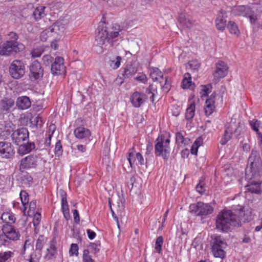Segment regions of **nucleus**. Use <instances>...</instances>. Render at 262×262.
Here are the masks:
<instances>
[{"label": "nucleus", "mask_w": 262, "mask_h": 262, "mask_svg": "<svg viewBox=\"0 0 262 262\" xmlns=\"http://www.w3.org/2000/svg\"><path fill=\"white\" fill-rule=\"evenodd\" d=\"M46 8L45 6H40L36 7L33 13V15L36 20H38L43 18L46 15L45 10Z\"/></svg>", "instance_id": "7c9ffc66"}, {"label": "nucleus", "mask_w": 262, "mask_h": 262, "mask_svg": "<svg viewBox=\"0 0 262 262\" xmlns=\"http://www.w3.org/2000/svg\"><path fill=\"white\" fill-rule=\"evenodd\" d=\"M53 57L50 55H45L42 57V61L46 66H49L53 61Z\"/></svg>", "instance_id": "5fc2aeb1"}, {"label": "nucleus", "mask_w": 262, "mask_h": 262, "mask_svg": "<svg viewBox=\"0 0 262 262\" xmlns=\"http://www.w3.org/2000/svg\"><path fill=\"white\" fill-rule=\"evenodd\" d=\"M122 57L118 56L115 58L110 59L108 61V64L111 68L113 70H116L119 68L121 65Z\"/></svg>", "instance_id": "4c0bfd02"}, {"label": "nucleus", "mask_w": 262, "mask_h": 262, "mask_svg": "<svg viewBox=\"0 0 262 262\" xmlns=\"http://www.w3.org/2000/svg\"><path fill=\"white\" fill-rule=\"evenodd\" d=\"M70 256L74 255L77 256L78 254V246L76 244H72L69 250Z\"/></svg>", "instance_id": "de8ad7c7"}, {"label": "nucleus", "mask_w": 262, "mask_h": 262, "mask_svg": "<svg viewBox=\"0 0 262 262\" xmlns=\"http://www.w3.org/2000/svg\"><path fill=\"white\" fill-rule=\"evenodd\" d=\"M38 157L36 155L31 154L21 159L19 168L24 170L35 167L37 165Z\"/></svg>", "instance_id": "f8f14e48"}, {"label": "nucleus", "mask_w": 262, "mask_h": 262, "mask_svg": "<svg viewBox=\"0 0 262 262\" xmlns=\"http://www.w3.org/2000/svg\"><path fill=\"white\" fill-rule=\"evenodd\" d=\"M203 142V140L202 138L199 137L195 140L193 144L195 145H198V147H199L200 146L202 145Z\"/></svg>", "instance_id": "338daca9"}, {"label": "nucleus", "mask_w": 262, "mask_h": 262, "mask_svg": "<svg viewBox=\"0 0 262 262\" xmlns=\"http://www.w3.org/2000/svg\"><path fill=\"white\" fill-rule=\"evenodd\" d=\"M19 45L17 41H6L0 43V55L9 56L13 52L16 53L19 51Z\"/></svg>", "instance_id": "423d86ee"}, {"label": "nucleus", "mask_w": 262, "mask_h": 262, "mask_svg": "<svg viewBox=\"0 0 262 262\" xmlns=\"http://www.w3.org/2000/svg\"><path fill=\"white\" fill-rule=\"evenodd\" d=\"M41 220V214L38 212H36L34 214L33 223L35 227L38 226L40 223Z\"/></svg>", "instance_id": "6e6d98bb"}, {"label": "nucleus", "mask_w": 262, "mask_h": 262, "mask_svg": "<svg viewBox=\"0 0 262 262\" xmlns=\"http://www.w3.org/2000/svg\"><path fill=\"white\" fill-rule=\"evenodd\" d=\"M164 81V84L163 85L161 84L162 89L164 92L167 93L171 87L170 79L168 77H165Z\"/></svg>", "instance_id": "603ef678"}, {"label": "nucleus", "mask_w": 262, "mask_h": 262, "mask_svg": "<svg viewBox=\"0 0 262 262\" xmlns=\"http://www.w3.org/2000/svg\"><path fill=\"white\" fill-rule=\"evenodd\" d=\"M163 244V238L162 236H159L157 238L155 249L156 251L160 253L162 250V247Z\"/></svg>", "instance_id": "a18cd8bd"}, {"label": "nucleus", "mask_w": 262, "mask_h": 262, "mask_svg": "<svg viewBox=\"0 0 262 262\" xmlns=\"http://www.w3.org/2000/svg\"><path fill=\"white\" fill-rule=\"evenodd\" d=\"M30 76L32 80L41 78L43 74V70L40 63L37 60L33 61L30 66Z\"/></svg>", "instance_id": "ddd939ff"}, {"label": "nucleus", "mask_w": 262, "mask_h": 262, "mask_svg": "<svg viewBox=\"0 0 262 262\" xmlns=\"http://www.w3.org/2000/svg\"><path fill=\"white\" fill-rule=\"evenodd\" d=\"M51 72L54 75H61L66 72L63 58L59 56L55 57L53 63L51 64Z\"/></svg>", "instance_id": "4468645a"}, {"label": "nucleus", "mask_w": 262, "mask_h": 262, "mask_svg": "<svg viewBox=\"0 0 262 262\" xmlns=\"http://www.w3.org/2000/svg\"><path fill=\"white\" fill-rule=\"evenodd\" d=\"M73 217H74V221L76 223H78L80 221V217H79V213H78L77 210L74 209L73 211Z\"/></svg>", "instance_id": "e2e57ef3"}, {"label": "nucleus", "mask_w": 262, "mask_h": 262, "mask_svg": "<svg viewBox=\"0 0 262 262\" xmlns=\"http://www.w3.org/2000/svg\"><path fill=\"white\" fill-rule=\"evenodd\" d=\"M170 136L168 134L159 135L156 140L155 153L156 156L162 157L167 160L170 152Z\"/></svg>", "instance_id": "20e7f679"}, {"label": "nucleus", "mask_w": 262, "mask_h": 262, "mask_svg": "<svg viewBox=\"0 0 262 262\" xmlns=\"http://www.w3.org/2000/svg\"><path fill=\"white\" fill-rule=\"evenodd\" d=\"M127 160L132 167H135L136 165L144 164V160L142 155L140 152L133 151L128 154Z\"/></svg>", "instance_id": "6ab92c4d"}, {"label": "nucleus", "mask_w": 262, "mask_h": 262, "mask_svg": "<svg viewBox=\"0 0 262 262\" xmlns=\"http://www.w3.org/2000/svg\"><path fill=\"white\" fill-rule=\"evenodd\" d=\"M13 142L19 145L29 140V132L26 128H21L13 132L11 135Z\"/></svg>", "instance_id": "1a4fd4ad"}, {"label": "nucleus", "mask_w": 262, "mask_h": 262, "mask_svg": "<svg viewBox=\"0 0 262 262\" xmlns=\"http://www.w3.org/2000/svg\"><path fill=\"white\" fill-rule=\"evenodd\" d=\"M135 80L143 83H146L147 82V76L143 73H139L135 78Z\"/></svg>", "instance_id": "864d4df0"}, {"label": "nucleus", "mask_w": 262, "mask_h": 262, "mask_svg": "<svg viewBox=\"0 0 262 262\" xmlns=\"http://www.w3.org/2000/svg\"><path fill=\"white\" fill-rule=\"evenodd\" d=\"M227 28L228 29L229 32L231 34H233L237 35H238L239 34V31L238 30V28L234 21H229L227 25Z\"/></svg>", "instance_id": "79ce46f5"}, {"label": "nucleus", "mask_w": 262, "mask_h": 262, "mask_svg": "<svg viewBox=\"0 0 262 262\" xmlns=\"http://www.w3.org/2000/svg\"><path fill=\"white\" fill-rule=\"evenodd\" d=\"M8 35L10 37V39H12L11 41H17V40L18 39V36L16 34V33H15L13 32H11L8 34Z\"/></svg>", "instance_id": "0e129e2a"}, {"label": "nucleus", "mask_w": 262, "mask_h": 262, "mask_svg": "<svg viewBox=\"0 0 262 262\" xmlns=\"http://www.w3.org/2000/svg\"><path fill=\"white\" fill-rule=\"evenodd\" d=\"M14 255V252L11 251L0 252V262H10Z\"/></svg>", "instance_id": "e433bc0d"}, {"label": "nucleus", "mask_w": 262, "mask_h": 262, "mask_svg": "<svg viewBox=\"0 0 262 262\" xmlns=\"http://www.w3.org/2000/svg\"><path fill=\"white\" fill-rule=\"evenodd\" d=\"M45 242V238L43 236H39L36 241V249L41 250Z\"/></svg>", "instance_id": "09e8293b"}, {"label": "nucleus", "mask_w": 262, "mask_h": 262, "mask_svg": "<svg viewBox=\"0 0 262 262\" xmlns=\"http://www.w3.org/2000/svg\"><path fill=\"white\" fill-rule=\"evenodd\" d=\"M9 72L11 76L13 78L16 79L20 78L25 73L24 63L18 60L13 61L10 66Z\"/></svg>", "instance_id": "0eeeda50"}, {"label": "nucleus", "mask_w": 262, "mask_h": 262, "mask_svg": "<svg viewBox=\"0 0 262 262\" xmlns=\"http://www.w3.org/2000/svg\"><path fill=\"white\" fill-rule=\"evenodd\" d=\"M225 248L216 247L215 246L214 248H212V251L213 255L215 257L223 258L224 257L225 252L224 250Z\"/></svg>", "instance_id": "a19ab883"}, {"label": "nucleus", "mask_w": 262, "mask_h": 262, "mask_svg": "<svg viewBox=\"0 0 262 262\" xmlns=\"http://www.w3.org/2000/svg\"><path fill=\"white\" fill-rule=\"evenodd\" d=\"M42 52L43 51L41 49H34L31 52L32 56L34 58L39 57L41 55Z\"/></svg>", "instance_id": "052dcab7"}, {"label": "nucleus", "mask_w": 262, "mask_h": 262, "mask_svg": "<svg viewBox=\"0 0 262 262\" xmlns=\"http://www.w3.org/2000/svg\"><path fill=\"white\" fill-rule=\"evenodd\" d=\"M196 190L200 193H202L204 192L205 189L203 186L201 184H198L196 186Z\"/></svg>", "instance_id": "774afa93"}, {"label": "nucleus", "mask_w": 262, "mask_h": 262, "mask_svg": "<svg viewBox=\"0 0 262 262\" xmlns=\"http://www.w3.org/2000/svg\"><path fill=\"white\" fill-rule=\"evenodd\" d=\"M83 262H95L92 258L91 256L89 254L88 250H84L82 256Z\"/></svg>", "instance_id": "8fccbe9b"}, {"label": "nucleus", "mask_w": 262, "mask_h": 262, "mask_svg": "<svg viewBox=\"0 0 262 262\" xmlns=\"http://www.w3.org/2000/svg\"><path fill=\"white\" fill-rule=\"evenodd\" d=\"M112 30L113 31L108 34L105 25L103 23H99L97 29L94 43L96 48L95 51L98 53H103V46L105 44L106 40L113 41L119 36V33L122 29L119 25L115 24L113 25Z\"/></svg>", "instance_id": "7ed1b4c3"}, {"label": "nucleus", "mask_w": 262, "mask_h": 262, "mask_svg": "<svg viewBox=\"0 0 262 262\" xmlns=\"http://www.w3.org/2000/svg\"><path fill=\"white\" fill-rule=\"evenodd\" d=\"M262 169V162L256 151L252 150L248 159V165L246 171L247 178L252 180L251 184L248 185L247 190L252 193H259L261 190L259 180V172Z\"/></svg>", "instance_id": "f03ea898"}, {"label": "nucleus", "mask_w": 262, "mask_h": 262, "mask_svg": "<svg viewBox=\"0 0 262 262\" xmlns=\"http://www.w3.org/2000/svg\"><path fill=\"white\" fill-rule=\"evenodd\" d=\"M236 127V126L234 123H230L225 125L224 135L220 141L222 145H225L231 139Z\"/></svg>", "instance_id": "dca6fc26"}, {"label": "nucleus", "mask_w": 262, "mask_h": 262, "mask_svg": "<svg viewBox=\"0 0 262 262\" xmlns=\"http://www.w3.org/2000/svg\"><path fill=\"white\" fill-rule=\"evenodd\" d=\"M216 94L212 93L206 100L204 105V112L206 116L211 115L215 110V101Z\"/></svg>", "instance_id": "412c9836"}, {"label": "nucleus", "mask_w": 262, "mask_h": 262, "mask_svg": "<svg viewBox=\"0 0 262 262\" xmlns=\"http://www.w3.org/2000/svg\"><path fill=\"white\" fill-rule=\"evenodd\" d=\"M74 134L75 137L78 139L89 138L91 135L90 130L83 127H79L76 128Z\"/></svg>", "instance_id": "a878e982"}, {"label": "nucleus", "mask_w": 262, "mask_h": 262, "mask_svg": "<svg viewBox=\"0 0 262 262\" xmlns=\"http://www.w3.org/2000/svg\"><path fill=\"white\" fill-rule=\"evenodd\" d=\"M189 66L192 70H196L200 67V63L198 60H192L189 62Z\"/></svg>", "instance_id": "bf43d9fd"}, {"label": "nucleus", "mask_w": 262, "mask_h": 262, "mask_svg": "<svg viewBox=\"0 0 262 262\" xmlns=\"http://www.w3.org/2000/svg\"><path fill=\"white\" fill-rule=\"evenodd\" d=\"M244 215V208L238 206L232 210H223L219 212L216 220V228L222 232H227L233 227L241 226V219Z\"/></svg>", "instance_id": "f257e3e1"}, {"label": "nucleus", "mask_w": 262, "mask_h": 262, "mask_svg": "<svg viewBox=\"0 0 262 262\" xmlns=\"http://www.w3.org/2000/svg\"><path fill=\"white\" fill-rule=\"evenodd\" d=\"M19 196L23 206L20 209L23 212H25L28 206L29 201V195L26 191L21 190L19 193Z\"/></svg>", "instance_id": "c756f323"}, {"label": "nucleus", "mask_w": 262, "mask_h": 262, "mask_svg": "<svg viewBox=\"0 0 262 262\" xmlns=\"http://www.w3.org/2000/svg\"><path fill=\"white\" fill-rule=\"evenodd\" d=\"M157 93V88L154 86L153 85H150L148 88L146 89L145 91L146 97L147 98H149L150 101L152 102L154 101V96L155 94Z\"/></svg>", "instance_id": "c9c22d12"}, {"label": "nucleus", "mask_w": 262, "mask_h": 262, "mask_svg": "<svg viewBox=\"0 0 262 262\" xmlns=\"http://www.w3.org/2000/svg\"><path fill=\"white\" fill-rule=\"evenodd\" d=\"M2 231L5 233L9 242L17 241L20 236L18 229L11 225L6 224L3 225Z\"/></svg>", "instance_id": "9d476101"}, {"label": "nucleus", "mask_w": 262, "mask_h": 262, "mask_svg": "<svg viewBox=\"0 0 262 262\" xmlns=\"http://www.w3.org/2000/svg\"><path fill=\"white\" fill-rule=\"evenodd\" d=\"M137 72V68L132 64H127L124 70L123 76L125 78H129Z\"/></svg>", "instance_id": "72a5a7b5"}, {"label": "nucleus", "mask_w": 262, "mask_h": 262, "mask_svg": "<svg viewBox=\"0 0 262 262\" xmlns=\"http://www.w3.org/2000/svg\"><path fill=\"white\" fill-rule=\"evenodd\" d=\"M215 25L217 29L223 31L226 25V20L223 16H219L215 20Z\"/></svg>", "instance_id": "58836bf2"}, {"label": "nucleus", "mask_w": 262, "mask_h": 262, "mask_svg": "<svg viewBox=\"0 0 262 262\" xmlns=\"http://www.w3.org/2000/svg\"><path fill=\"white\" fill-rule=\"evenodd\" d=\"M198 148V145H195L193 144L190 149L191 154L195 155H197Z\"/></svg>", "instance_id": "69168bd1"}, {"label": "nucleus", "mask_w": 262, "mask_h": 262, "mask_svg": "<svg viewBox=\"0 0 262 262\" xmlns=\"http://www.w3.org/2000/svg\"><path fill=\"white\" fill-rule=\"evenodd\" d=\"M234 13L237 15H242L249 19L251 24H254L257 19L251 9L248 6H238L233 10Z\"/></svg>", "instance_id": "6e6552de"}, {"label": "nucleus", "mask_w": 262, "mask_h": 262, "mask_svg": "<svg viewBox=\"0 0 262 262\" xmlns=\"http://www.w3.org/2000/svg\"><path fill=\"white\" fill-rule=\"evenodd\" d=\"M179 21L180 23L184 27L190 28L193 23L188 17L181 16L179 18Z\"/></svg>", "instance_id": "37998d69"}, {"label": "nucleus", "mask_w": 262, "mask_h": 262, "mask_svg": "<svg viewBox=\"0 0 262 262\" xmlns=\"http://www.w3.org/2000/svg\"><path fill=\"white\" fill-rule=\"evenodd\" d=\"M57 254L56 242L54 240L50 241L49 246L47 248L46 253L44 256L46 260H49L55 258Z\"/></svg>", "instance_id": "4be33fe9"}, {"label": "nucleus", "mask_w": 262, "mask_h": 262, "mask_svg": "<svg viewBox=\"0 0 262 262\" xmlns=\"http://www.w3.org/2000/svg\"><path fill=\"white\" fill-rule=\"evenodd\" d=\"M1 219L8 225L14 223L16 221L14 214L10 212H4L1 215Z\"/></svg>", "instance_id": "2f4dec72"}, {"label": "nucleus", "mask_w": 262, "mask_h": 262, "mask_svg": "<svg viewBox=\"0 0 262 262\" xmlns=\"http://www.w3.org/2000/svg\"><path fill=\"white\" fill-rule=\"evenodd\" d=\"M146 95L139 92H134L130 97V101L135 107H140L146 100Z\"/></svg>", "instance_id": "aec40b11"}, {"label": "nucleus", "mask_w": 262, "mask_h": 262, "mask_svg": "<svg viewBox=\"0 0 262 262\" xmlns=\"http://www.w3.org/2000/svg\"><path fill=\"white\" fill-rule=\"evenodd\" d=\"M216 69L213 73L214 77L216 79H220L225 77L228 72V67L224 61H220L216 63Z\"/></svg>", "instance_id": "a211bd4d"}, {"label": "nucleus", "mask_w": 262, "mask_h": 262, "mask_svg": "<svg viewBox=\"0 0 262 262\" xmlns=\"http://www.w3.org/2000/svg\"><path fill=\"white\" fill-rule=\"evenodd\" d=\"M35 145L34 143H28L27 144L24 143L19 145L18 152L20 155H25L30 152L32 150L35 149Z\"/></svg>", "instance_id": "c85d7f7f"}, {"label": "nucleus", "mask_w": 262, "mask_h": 262, "mask_svg": "<svg viewBox=\"0 0 262 262\" xmlns=\"http://www.w3.org/2000/svg\"><path fill=\"white\" fill-rule=\"evenodd\" d=\"M61 198V211L63 216L67 221L71 218L70 210L67 201V194L65 191L60 190L59 191Z\"/></svg>", "instance_id": "f3484780"}, {"label": "nucleus", "mask_w": 262, "mask_h": 262, "mask_svg": "<svg viewBox=\"0 0 262 262\" xmlns=\"http://www.w3.org/2000/svg\"><path fill=\"white\" fill-rule=\"evenodd\" d=\"M30 122L32 127L38 128L42 125V120L39 115L35 114L32 116L30 119Z\"/></svg>", "instance_id": "473e14b6"}, {"label": "nucleus", "mask_w": 262, "mask_h": 262, "mask_svg": "<svg viewBox=\"0 0 262 262\" xmlns=\"http://www.w3.org/2000/svg\"><path fill=\"white\" fill-rule=\"evenodd\" d=\"M195 112V103L193 98L188 100V106L186 110L185 118L188 121H191L193 118Z\"/></svg>", "instance_id": "5701e85b"}, {"label": "nucleus", "mask_w": 262, "mask_h": 262, "mask_svg": "<svg viewBox=\"0 0 262 262\" xmlns=\"http://www.w3.org/2000/svg\"><path fill=\"white\" fill-rule=\"evenodd\" d=\"M50 31V35L52 36L54 39H59L63 34L66 27L61 21H57L49 27Z\"/></svg>", "instance_id": "2eb2a0df"}, {"label": "nucleus", "mask_w": 262, "mask_h": 262, "mask_svg": "<svg viewBox=\"0 0 262 262\" xmlns=\"http://www.w3.org/2000/svg\"><path fill=\"white\" fill-rule=\"evenodd\" d=\"M215 246L219 248H225L227 246V244L221 236H216L214 239L212 248H214Z\"/></svg>", "instance_id": "ea45409f"}, {"label": "nucleus", "mask_w": 262, "mask_h": 262, "mask_svg": "<svg viewBox=\"0 0 262 262\" xmlns=\"http://www.w3.org/2000/svg\"><path fill=\"white\" fill-rule=\"evenodd\" d=\"M14 100L12 98H4L0 103L2 110L8 112L14 105Z\"/></svg>", "instance_id": "cd10ccee"}, {"label": "nucleus", "mask_w": 262, "mask_h": 262, "mask_svg": "<svg viewBox=\"0 0 262 262\" xmlns=\"http://www.w3.org/2000/svg\"><path fill=\"white\" fill-rule=\"evenodd\" d=\"M9 241H8L5 233L2 231L0 232V246L6 245L8 244Z\"/></svg>", "instance_id": "4d7b16f0"}, {"label": "nucleus", "mask_w": 262, "mask_h": 262, "mask_svg": "<svg viewBox=\"0 0 262 262\" xmlns=\"http://www.w3.org/2000/svg\"><path fill=\"white\" fill-rule=\"evenodd\" d=\"M211 91V86L210 84L202 85L201 90L200 92V96L202 98L206 97L209 94Z\"/></svg>", "instance_id": "c03bdc74"}, {"label": "nucleus", "mask_w": 262, "mask_h": 262, "mask_svg": "<svg viewBox=\"0 0 262 262\" xmlns=\"http://www.w3.org/2000/svg\"><path fill=\"white\" fill-rule=\"evenodd\" d=\"M62 146L60 140H58L55 145L54 149V153L56 156L59 157L62 155Z\"/></svg>", "instance_id": "49530a36"}, {"label": "nucleus", "mask_w": 262, "mask_h": 262, "mask_svg": "<svg viewBox=\"0 0 262 262\" xmlns=\"http://www.w3.org/2000/svg\"><path fill=\"white\" fill-rule=\"evenodd\" d=\"M191 75L189 73L184 74L183 78L181 83V86L184 89H189L192 85Z\"/></svg>", "instance_id": "f704fd0d"}, {"label": "nucleus", "mask_w": 262, "mask_h": 262, "mask_svg": "<svg viewBox=\"0 0 262 262\" xmlns=\"http://www.w3.org/2000/svg\"><path fill=\"white\" fill-rule=\"evenodd\" d=\"M189 210L191 214L195 216H206L212 213L213 208L208 204L201 202L191 204L189 206Z\"/></svg>", "instance_id": "39448f33"}, {"label": "nucleus", "mask_w": 262, "mask_h": 262, "mask_svg": "<svg viewBox=\"0 0 262 262\" xmlns=\"http://www.w3.org/2000/svg\"><path fill=\"white\" fill-rule=\"evenodd\" d=\"M86 233L88 236V237L90 239L92 240L95 238L96 237V233L94 231L91 230V229H87Z\"/></svg>", "instance_id": "680f3d73"}, {"label": "nucleus", "mask_w": 262, "mask_h": 262, "mask_svg": "<svg viewBox=\"0 0 262 262\" xmlns=\"http://www.w3.org/2000/svg\"><path fill=\"white\" fill-rule=\"evenodd\" d=\"M249 124L251 128L256 133L257 135L258 140L260 143V146L262 148V133L259 132V128H261L260 122L256 119H252L249 121Z\"/></svg>", "instance_id": "393cba45"}, {"label": "nucleus", "mask_w": 262, "mask_h": 262, "mask_svg": "<svg viewBox=\"0 0 262 262\" xmlns=\"http://www.w3.org/2000/svg\"><path fill=\"white\" fill-rule=\"evenodd\" d=\"M150 76L154 81H159L161 83V80L163 79L162 72L157 68L151 67L149 69Z\"/></svg>", "instance_id": "bb28decb"}, {"label": "nucleus", "mask_w": 262, "mask_h": 262, "mask_svg": "<svg viewBox=\"0 0 262 262\" xmlns=\"http://www.w3.org/2000/svg\"><path fill=\"white\" fill-rule=\"evenodd\" d=\"M50 31L49 30V28L43 31L40 35V38L41 40L43 41H45L47 40L48 38L50 37H52V36L50 35Z\"/></svg>", "instance_id": "3c124183"}, {"label": "nucleus", "mask_w": 262, "mask_h": 262, "mask_svg": "<svg viewBox=\"0 0 262 262\" xmlns=\"http://www.w3.org/2000/svg\"><path fill=\"white\" fill-rule=\"evenodd\" d=\"M176 142L179 144L184 143L185 138L181 133H177L176 134Z\"/></svg>", "instance_id": "13d9d810"}, {"label": "nucleus", "mask_w": 262, "mask_h": 262, "mask_svg": "<svg viewBox=\"0 0 262 262\" xmlns=\"http://www.w3.org/2000/svg\"><path fill=\"white\" fill-rule=\"evenodd\" d=\"M16 105L18 109L24 110L29 108L31 106V102L28 97L23 96L17 98Z\"/></svg>", "instance_id": "b1692460"}, {"label": "nucleus", "mask_w": 262, "mask_h": 262, "mask_svg": "<svg viewBox=\"0 0 262 262\" xmlns=\"http://www.w3.org/2000/svg\"><path fill=\"white\" fill-rule=\"evenodd\" d=\"M15 151L11 143L7 141H0V157L10 159L14 155Z\"/></svg>", "instance_id": "9b49d317"}]
</instances>
